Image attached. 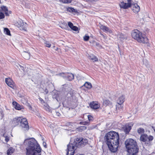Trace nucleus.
I'll list each match as a JSON object with an SVG mask.
<instances>
[{"label":"nucleus","mask_w":155,"mask_h":155,"mask_svg":"<svg viewBox=\"0 0 155 155\" xmlns=\"http://www.w3.org/2000/svg\"><path fill=\"white\" fill-rule=\"evenodd\" d=\"M105 139L110 151L113 153L116 152L119 144L118 133L114 131H110L106 135Z\"/></svg>","instance_id":"1"},{"label":"nucleus","mask_w":155,"mask_h":155,"mask_svg":"<svg viewBox=\"0 0 155 155\" xmlns=\"http://www.w3.org/2000/svg\"><path fill=\"white\" fill-rule=\"evenodd\" d=\"M24 143L26 145V155H41V148L35 139H25Z\"/></svg>","instance_id":"2"},{"label":"nucleus","mask_w":155,"mask_h":155,"mask_svg":"<svg viewBox=\"0 0 155 155\" xmlns=\"http://www.w3.org/2000/svg\"><path fill=\"white\" fill-rule=\"evenodd\" d=\"M88 142L87 140L82 138H77L74 140L73 143H70L67 146V155H74L75 150V147H79L85 145Z\"/></svg>","instance_id":"3"},{"label":"nucleus","mask_w":155,"mask_h":155,"mask_svg":"<svg viewBox=\"0 0 155 155\" xmlns=\"http://www.w3.org/2000/svg\"><path fill=\"white\" fill-rule=\"evenodd\" d=\"M132 37L138 42L142 43H146L148 42V39L145 35L137 30L133 31L131 33Z\"/></svg>","instance_id":"4"},{"label":"nucleus","mask_w":155,"mask_h":155,"mask_svg":"<svg viewBox=\"0 0 155 155\" xmlns=\"http://www.w3.org/2000/svg\"><path fill=\"white\" fill-rule=\"evenodd\" d=\"M153 139V137L152 136H148L147 134H144L140 137V140L143 142H146L147 144L150 145Z\"/></svg>","instance_id":"5"},{"label":"nucleus","mask_w":155,"mask_h":155,"mask_svg":"<svg viewBox=\"0 0 155 155\" xmlns=\"http://www.w3.org/2000/svg\"><path fill=\"white\" fill-rule=\"evenodd\" d=\"M125 143L127 148L137 147L136 141L132 139H128L127 140Z\"/></svg>","instance_id":"6"},{"label":"nucleus","mask_w":155,"mask_h":155,"mask_svg":"<svg viewBox=\"0 0 155 155\" xmlns=\"http://www.w3.org/2000/svg\"><path fill=\"white\" fill-rule=\"evenodd\" d=\"M21 126L24 130H28L29 129L28 123L25 118L21 119L20 122Z\"/></svg>","instance_id":"7"},{"label":"nucleus","mask_w":155,"mask_h":155,"mask_svg":"<svg viewBox=\"0 0 155 155\" xmlns=\"http://www.w3.org/2000/svg\"><path fill=\"white\" fill-rule=\"evenodd\" d=\"M17 25L20 30L26 31V30L27 24L21 20L18 22Z\"/></svg>","instance_id":"8"},{"label":"nucleus","mask_w":155,"mask_h":155,"mask_svg":"<svg viewBox=\"0 0 155 155\" xmlns=\"http://www.w3.org/2000/svg\"><path fill=\"white\" fill-rule=\"evenodd\" d=\"M58 75L61 76L64 78H67L69 81L73 80L74 79V75L71 73H60Z\"/></svg>","instance_id":"9"},{"label":"nucleus","mask_w":155,"mask_h":155,"mask_svg":"<svg viewBox=\"0 0 155 155\" xmlns=\"http://www.w3.org/2000/svg\"><path fill=\"white\" fill-rule=\"evenodd\" d=\"M127 149L128 155H136L138 150L137 147H130Z\"/></svg>","instance_id":"10"},{"label":"nucleus","mask_w":155,"mask_h":155,"mask_svg":"<svg viewBox=\"0 0 155 155\" xmlns=\"http://www.w3.org/2000/svg\"><path fill=\"white\" fill-rule=\"evenodd\" d=\"M5 82L7 84L12 88L15 87V84L13 81L10 78L5 79Z\"/></svg>","instance_id":"11"},{"label":"nucleus","mask_w":155,"mask_h":155,"mask_svg":"<svg viewBox=\"0 0 155 155\" xmlns=\"http://www.w3.org/2000/svg\"><path fill=\"white\" fill-rule=\"evenodd\" d=\"M131 4L130 3H124L123 1L121 2L119 4V5L120 8L124 9H127L131 7Z\"/></svg>","instance_id":"12"},{"label":"nucleus","mask_w":155,"mask_h":155,"mask_svg":"<svg viewBox=\"0 0 155 155\" xmlns=\"http://www.w3.org/2000/svg\"><path fill=\"white\" fill-rule=\"evenodd\" d=\"M100 28L101 30H102L104 32L107 33L109 32L110 33H112V31L107 27L103 25H101Z\"/></svg>","instance_id":"13"},{"label":"nucleus","mask_w":155,"mask_h":155,"mask_svg":"<svg viewBox=\"0 0 155 155\" xmlns=\"http://www.w3.org/2000/svg\"><path fill=\"white\" fill-rule=\"evenodd\" d=\"M88 120L84 122H81L80 123L81 124H83L84 125H88L89 124L90 122V121H92L93 120V117L91 115H88L87 116Z\"/></svg>","instance_id":"14"},{"label":"nucleus","mask_w":155,"mask_h":155,"mask_svg":"<svg viewBox=\"0 0 155 155\" xmlns=\"http://www.w3.org/2000/svg\"><path fill=\"white\" fill-rule=\"evenodd\" d=\"M90 106L91 108L97 109L100 106L97 102H93L90 103Z\"/></svg>","instance_id":"15"},{"label":"nucleus","mask_w":155,"mask_h":155,"mask_svg":"<svg viewBox=\"0 0 155 155\" xmlns=\"http://www.w3.org/2000/svg\"><path fill=\"white\" fill-rule=\"evenodd\" d=\"M12 104L15 108L17 110H20L23 109L22 106H21L15 101H13Z\"/></svg>","instance_id":"16"},{"label":"nucleus","mask_w":155,"mask_h":155,"mask_svg":"<svg viewBox=\"0 0 155 155\" xmlns=\"http://www.w3.org/2000/svg\"><path fill=\"white\" fill-rule=\"evenodd\" d=\"M21 118L20 117H17L14 118L12 120V123L15 125H18L20 123Z\"/></svg>","instance_id":"17"},{"label":"nucleus","mask_w":155,"mask_h":155,"mask_svg":"<svg viewBox=\"0 0 155 155\" xmlns=\"http://www.w3.org/2000/svg\"><path fill=\"white\" fill-rule=\"evenodd\" d=\"M132 10L134 12L137 13L140 11V7L137 4H134L133 5L132 8Z\"/></svg>","instance_id":"18"},{"label":"nucleus","mask_w":155,"mask_h":155,"mask_svg":"<svg viewBox=\"0 0 155 155\" xmlns=\"http://www.w3.org/2000/svg\"><path fill=\"white\" fill-rule=\"evenodd\" d=\"M21 55L25 59L27 60L29 59L30 57V54L28 52L24 51L22 52Z\"/></svg>","instance_id":"19"},{"label":"nucleus","mask_w":155,"mask_h":155,"mask_svg":"<svg viewBox=\"0 0 155 155\" xmlns=\"http://www.w3.org/2000/svg\"><path fill=\"white\" fill-rule=\"evenodd\" d=\"M43 108L46 111L48 112H51V109L48 104L46 102L42 104Z\"/></svg>","instance_id":"20"},{"label":"nucleus","mask_w":155,"mask_h":155,"mask_svg":"<svg viewBox=\"0 0 155 155\" xmlns=\"http://www.w3.org/2000/svg\"><path fill=\"white\" fill-rule=\"evenodd\" d=\"M1 9L2 11L5 12V14L7 16L9 14L11 13V11H9L8 12L7 8L5 6H2L1 7Z\"/></svg>","instance_id":"21"},{"label":"nucleus","mask_w":155,"mask_h":155,"mask_svg":"<svg viewBox=\"0 0 155 155\" xmlns=\"http://www.w3.org/2000/svg\"><path fill=\"white\" fill-rule=\"evenodd\" d=\"M125 97L123 95L120 97L117 100V103L119 104H122L124 101Z\"/></svg>","instance_id":"22"},{"label":"nucleus","mask_w":155,"mask_h":155,"mask_svg":"<svg viewBox=\"0 0 155 155\" xmlns=\"http://www.w3.org/2000/svg\"><path fill=\"white\" fill-rule=\"evenodd\" d=\"M121 104H118L116 105V110L117 112H122L123 111V107Z\"/></svg>","instance_id":"23"},{"label":"nucleus","mask_w":155,"mask_h":155,"mask_svg":"<svg viewBox=\"0 0 155 155\" xmlns=\"http://www.w3.org/2000/svg\"><path fill=\"white\" fill-rule=\"evenodd\" d=\"M15 150L13 148L11 147L8 150L7 155H12V154L14 152Z\"/></svg>","instance_id":"24"},{"label":"nucleus","mask_w":155,"mask_h":155,"mask_svg":"<svg viewBox=\"0 0 155 155\" xmlns=\"http://www.w3.org/2000/svg\"><path fill=\"white\" fill-rule=\"evenodd\" d=\"M118 38L120 39L121 40H123L126 39L127 38V36L126 35H124L122 33L118 35Z\"/></svg>","instance_id":"25"},{"label":"nucleus","mask_w":155,"mask_h":155,"mask_svg":"<svg viewBox=\"0 0 155 155\" xmlns=\"http://www.w3.org/2000/svg\"><path fill=\"white\" fill-rule=\"evenodd\" d=\"M131 129V126L129 125H127L125 126L124 128V131L126 133H127L129 132Z\"/></svg>","instance_id":"26"},{"label":"nucleus","mask_w":155,"mask_h":155,"mask_svg":"<svg viewBox=\"0 0 155 155\" xmlns=\"http://www.w3.org/2000/svg\"><path fill=\"white\" fill-rule=\"evenodd\" d=\"M89 59L92 60L93 61H98V59L93 55H91L89 56Z\"/></svg>","instance_id":"27"},{"label":"nucleus","mask_w":155,"mask_h":155,"mask_svg":"<svg viewBox=\"0 0 155 155\" xmlns=\"http://www.w3.org/2000/svg\"><path fill=\"white\" fill-rule=\"evenodd\" d=\"M73 94V91L72 90L70 91L68 93L66 97L68 98H70L72 97Z\"/></svg>","instance_id":"28"},{"label":"nucleus","mask_w":155,"mask_h":155,"mask_svg":"<svg viewBox=\"0 0 155 155\" xmlns=\"http://www.w3.org/2000/svg\"><path fill=\"white\" fill-rule=\"evenodd\" d=\"M145 131L144 129L142 128H140L137 130V132L139 134H141L144 133Z\"/></svg>","instance_id":"29"},{"label":"nucleus","mask_w":155,"mask_h":155,"mask_svg":"<svg viewBox=\"0 0 155 155\" xmlns=\"http://www.w3.org/2000/svg\"><path fill=\"white\" fill-rule=\"evenodd\" d=\"M4 32L5 34L8 35H10V32L8 28H5L4 29Z\"/></svg>","instance_id":"30"},{"label":"nucleus","mask_w":155,"mask_h":155,"mask_svg":"<svg viewBox=\"0 0 155 155\" xmlns=\"http://www.w3.org/2000/svg\"><path fill=\"white\" fill-rule=\"evenodd\" d=\"M84 85L86 88L89 89L91 88L92 87V86L91 83L86 82L84 84Z\"/></svg>","instance_id":"31"},{"label":"nucleus","mask_w":155,"mask_h":155,"mask_svg":"<svg viewBox=\"0 0 155 155\" xmlns=\"http://www.w3.org/2000/svg\"><path fill=\"white\" fill-rule=\"evenodd\" d=\"M103 104L106 106L107 105H111L112 103L109 100H107L104 101Z\"/></svg>","instance_id":"32"},{"label":"nucleus","mask_w":155,"mask_h":155,"mask_svg":"<svg viewBox=\"0 0 155 155\" xmlns=\"http://www.w3.org/2000/svg\"><path fill=\"white\" fill-rule=\"evenodd\" d=\"M67 10L68 11L70 12H72L75 13L77 12V10L72 8L69 7L67 9Z\"/></svg>","instance_id":"33"},{"label":"nucleus","mask_w":155,"mask_h":155,"mask_svg":"<svg viewBox=\"0 0 155 155\" xmlns=\"http://www.w3.org/2000/svg\"><path fill=\"white\" fill-rule=\"evenodd\" d=\"M143 64L147 67H149V65L148 61L146 59H143Z\"/></svg>","instance_id":"34"},{"label":"nucleus","mask_w":155,"mask_h":155,"mask_svg":"<svg viewBox=\"0 0 155 155\" xmlns=\"http://www.w3.org/2000/svg\"><path fill=\"white\" fill-rule=\"evenodd\" d=\"M61 2L64 3H70L72 2V0H61Z\"/></svg>","instance_id":"35"},{"label":"nucleus","mask_w":155,"mask_h":155,"mask_svg":"<svg viewBox=\"0 0 155 155\" xmlns=\"http://www.w3.org/2000/svg\"><path fill=\"white\" fill-rule=\"evenodd\" d=\"M89 38V37L88 35H86L85 36H84L83 39L85 41H87L88 40Z\"/></svg>","instance_id":"36"},{"label":"nucleus","mask_w":155,"mask_h":155,"mask_svg":"<svg viewBox=\"0 0 155 155\" xmlns=\"http://www.w3.org/2000/svg\"><path fill=\"white\" fill-rule=\"evenodd\" d=\"M45 44V46L48 47V48H49L51 46V44L50 43V42L48 41H45L44 42Z\"/></svg>","instance_id":"37"},{"label":"nucleus","mask_w":155,"mask_h":155,"mask_svg":"<svg viewBox=\"0 0 155 155\" xmlns=\"http://www.w3.org/2000/svg\"><path fill=\"white\" fill-rule=\"evenodd\" d=\"M3 137L5 139L6 142H8L9 140V137L6 135H4L3 136Z\"/></svg>","instance_id":"38"},{"label":"nucleus","mask_w":155,"mask_h":155,"mask_svg":"<svg viewBox=\"0 0 155 155\" xmlns=\"http://www.w3.org/2000/svg\"><path fill=\"white\" fill-rule=\"evenodd\" d=\"M5 18V15L4 14L0 12V19H3Z\"/></svg>","instance_id":"39"},{"label":"nucleus","mask_w":155,"mask_h":155,"mask_svg":"<svg viewBox=\"0 0 155 155\" xmlns=\"http://www.w3.org/2000/svg\"><path fill=\"white\" fill-rule=\"evenodd\" d=\"M21 100L23 104H25L27 103V100L24 98H22Z\"/></svg>","instance_id":"40"},{"label":"nucleus","mask_w":155,"mask_h":155,"mask_svg":"<svg viewBox=\"0 0 155 155\" xmlns=\"http://www.w3.org/2000/svg\"><path fill=\"white\" fill-rule=\"evenodd\" d=\"M68 25L71 28H72L74 26L73 24L71 22H68Z\"/></svg>","instance_id":"41"},{"label":"nucleus","mask_w":155,"mask_h":155,"mask_svg":"<svg viewBox=\"0 0 155 155\" xmlns=\"http://www.w3.org/2000/svg\"><path fill=\"white\" fill-rule=\"evenodd\" d=\"M17 67L18 68H19L20 69H21L22 70H24V68L23 67L19 64H18V65H17Z\"/></svg>","instance_id":"42"},{"label":"nucleus","mask_w":155,"mask_h":155,"mask_svg":"<svg viewBox=\"0 0 155 155\" xmlns=\"http://www.w3.org/2000/svg\"><path fill=\"white\" fill-rule=\"evenodd\" d=\"M71 29L75 31H77L78 29V28L77 27L74 26Z\"/></svg>","instance_id":"43"},{"label":"nucleus","mask_w":155,"mask_h":155,"mask_svg":"<svg viewBox=\"0 0 155 155\" xmlns=\"http://www.w3.org/2000/svg\"><path fill=\"white\" fill-rule=\"evenodd\" d=\"M54 114L56 116L58 117H59L61 115V114L58 112L55 111Z\"/></svg>","instance_id":"44"},{"label":"nucleus","mask_w":155,"mask_h":155,"mask_svg":"<svg viewBox=\"0 0 155 155\" xmlns=\"http://www.w3.org/2000/svg\"><path fill=\"white\" fill-rule=\"evenodd\" d=\"M39 100L40 101L41 103L42 104L44 103H45V101L41 98H39Z\"/></svg>","instance_id":"45"},{"label":"nucleus","mask_w":155,"mask_h":155,"mask_svg":"<svg viewBox=\"0 0 155 155\" xmlns=\"http://www.w3.org/2000/svg\"><path fill=\"white\" fill-rule=\"evenodd\" d=\"M43 146L45 147H47L46 143L45 142H43Z\"/></svg>","instance_id":"46"},{"label":"nucleus","mask_w":155,"mask_h":155,"mask_svg":"<svg viewBox=\"0 0 155 155\" xmlns=\"http://www.w3.org/2000/svg\"><path fill=\"white\" fill-rule=\"evenodd\" d=\"M101 35L103 37V38L104 39H106V37L105 36L103 35V34H101Z\"/></svg>","instance_id":"47"},{"label":"nucleus","mask_w":155,"mask_h":155,"mask_svg":"<svg viewBox=\"0 0 155 155\" xmlns=\"http://www.w3.org/2000/svg\"><path fill=\"white\" fill-rule=\"evenodd\" d=\"M96 45L98 47H100V44L98 43H96Z\"/></svg>","instance_id":"48"},{"label":"nucleus","mask_w":155,"mask_h":155,"mask_svg":"<svg viewBox=\"0 0 155 155\" xmlns=\"http://www.w3.org/2000/svg\"><path fill=\"white\" fill-rule=\"evenodd\" d=\"M128 1V3H130V0H127Z\"/></svg>","instance_id":"49"},{"label":"nucleus","mask_w":155,"mask_h":155,"mask_svg":"<svg viewBox=\"0 0 155 155\" xmlns=\"http://www.w3.org/2000/svg\"><path fill=\"white\" fill-rule=\"evenodd\" d=\"M1 3V0H0V4Z\"/></svg>","instance_id":"50"}]
</instances>
